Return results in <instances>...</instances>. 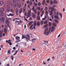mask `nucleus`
<instances>
[{
  "label": "nucleus",
  "instance_id": "1",
  "mask_svg": "<svg viewBox=\"0 0 66 66\" xmlns=\"http://www.w3.org/2000/svg\"><path fill=\"white\" fill-rule=\"evenodd\" d=\"M31 11H29L28 12V13L27 14V18H28L29 17H30L31 16Z\"/></svg>",
  "mask_w": 66,
  "mask_h": 66
},
{
  "label": "nucleus",
  "instance_id": "2",
  "mask_svg": "<svg viewBox=\"0 0 66 66\" xmlns=\"http://www.w3.org/2000/svg\"><path fill=\"white\" fill-rule=\"evenodd\" d=\"M10 7H11V6L10 5H8L7 6V9L6 10L7 12H10Z\"/></svg>",
  "mask_w": 66,
  "mask_h": 66
},
{
  "label": "nucleus",
  "instance_id": "3",
  "mask_svg": "<svg viewBox=\"0 0 66 66\" xmlns=\"http://www.w3.org/2000/svg\"><path fill=\"white\" fill-rule=\"evenodd\" d=\"M26 38L27 40H29V39L27 37V36H25L24 35H22V39H23V38Z\"/></svg>",
  "mask_w": 66,
  "mask_h": 66
},
{
  "label": "nucleus",
  "instance_id": "4",
  "mask_svg": "<svg viewBox=\"0 0 66 66\" xmlns=\"http://www.w3.org/2000/svg\"><path fill=\"white\" fill-rule=\"evenodd\" d=\"M54 17L55 18H56L57 19H60V18L59 17V14H57V15H55Z\"/></svg>",
  "mask_w": 66,
  "mask_h": 66
},
{
  "label": "nucleus",
  "instance_id": "5",
  "mask_svg": "<svg viewBox=\"0 0 66 66\" xmlns=\"http://www.w3.org/2000/svg\"><path fill=\"white\" fill-rule=\"evenodd\" d=\"M52 30H51V32H52L53 31H54L55 29V27L54 26H52L51 28Z\"/></svg>",
  "mask_w": 66,
  "mask_h": 66
},
{
  "label": "nucleus",
  "instance_id": "6",
  "mask_svg": "<svg viewBox=\"0 0 66 66\" xmlns=\"http://www.w3.org/2000/svg\"><path fill=\"white\" fill-rule=\"evenodd\" d=\"M15 12L16 14V15H18V12H19V9H17L15 10Z\"/></svg>",
  "mask_w": 66,
  "mask_h": 66
},
{
  "label": "nucleus",
  "instance_id": "7",
  "mask_svg": "<svg viewBox=\"0 0 66 66\" xmlns=\"http://www.w3.org/2000/svg\"><path fill=\"white\" fill-rule=\"evenodd\" d=\"M32 17L33 18H35L36 17V15L34 14V13H32Z\"/></svg>",
  "mask_w": 66,
  "mask_h": 66
},
{
  "label": "nucleus",
  "instance_id": "8",
  "mask_svg": "<svg viewBox=\"0 0 66 66\" xmlns=\"http://www.w3.org/2000/svg\"><path fill=\"white\" fill-rule=\"evenodd\" d=\"M4 9L3 8H1L0 9V12H3V11H4Z\"/></svg>",
  "mask_w": 66,
  "mask_h": 66
},
{
  "label": "nucleus",
  "instance_id": "9",
  "mask_svg": "<svg viewBox=\"0 0 66 66\" xmlns=\"http://www.w3.org/2000/svg\"><path fill=\"white\" fill-rule=\"evenodd\" d=\"M26 36L27 37H28V38H29V40L30 39V36H29V35H28V34H27L26 35Z\"/></svg>",
  "mask_w": 66,
  "mask_h": 66
},
{
  "label": "nucleus",
  "instance_id": "10",
  "mask_svg": "<svg viewBox=\"0 0 66 66\" xmlns=\"http://www.w3.org/2000/svg\"><path fill=\"white\" fill-rule=\"evenodd\" d=\"M26 8L25 7H23V13L25 12L26 11Z\"/></svg>",
  "mask_w": 66,
  "mask_h": 66
},
{
  "label": "nucleus",
  "instance_id": "11",
  "mask_svg": "<svg viewBox=\"0 0 66 66\" xmlns=\"http://www.w3.org/2000/svg\"><path fill=\"white\" fill-rule=\"evenodd\" d=\"M1 20L3 22H4V20H5V19L3 17L2 18Z\"/></svg>",
  "mask_w": 66,
  "mask_h": 66
},
{
  "label": "nucleus",
  "instance_id": "12",
  "mask_svg": "<svg viewBox=\"0 0 66 66\" xmlns=\"http://www.w3.org/2000/svg\"><path fill=\"white\" fill-rule=\"evenodd\" d=\"M3 2L2 1H1L0 2V5L1 6H2V5H3Z\"/></svg>",
  "mask_w": 66,
  "mask_h": 66
},
{
  "label": "nucleus",
  "instance_id": "13",
  "mask_svg": "<svg viewBox=\"0 0 66 66\" xmlns=\"http://www.w3.org/2000/svg\"><path fill=\"white\" fill-rule=\"evenodd\" d=\"M40 24V22H39L38 21L37 23V26H39V24Z\"/></svg>",
  "mask_w": 66,
  "mask_h": 66
},
{
  "label": "nucleus",
  "instance_id": "14",
  "mask_svg": "<svg viewBox=\"0 0 66 66\" xmlns=\"http://www.w3.org/2000/svg\"><path fill=\"white\" fill-rule=\"evenodd\" d=\"M19 5V4H18V3H17L16 4H15L14 5L15 6L13 5V6H14V7H15L16 6H18Z\"/></svg>",
  "mask_w": 66,
  "mask_h": 66
},
{
  "label": "nucleus",
  "instance_id": "15",
  "mask_svg": "<svg viewBox=\"0 0 66 66\" xmlns=\"http://www.w3.org/2000/svg\"><path fill=\"white\" fill-rule=\"evenodd\" d=\"M6 23L7 24H10V23L9 20H7L6 21Z\"/></svg>",
  "mask_w": 66,
  "mask_h": 66
},
{
  "label": "nucleus",
  "instance_id": "16",
  "mask_svg": "<svg viewBox=\"0 0 66 66\" xmlns=\"http://www.w3.org/2000/svg\"><path fill=\"white\" fill-rule=\"evenodd\" d=\"M7 16H13V15H14V14H12L10 13L9 14H7Z\"/></svg>",
  "mask_w": 66,
  "mask_h": 66
},
{
  "label": "nucleus",
  "instance_id": "17",
  "mask_svg": "<svg viewBox=\"0 0 66 66\" xmlns=\"http://www.w3.org/2000/svg\"><path fill=\"white\" fill-rule=\"evenodd\" d=\"M22 8H21L20 9L19 11V14H20L22 12Z\"/></svg>",
  "mask_w": 66,
  "mask_h": 66
},
{
  "label": "nucleus",
  "instance_id": "18",
  "mask_svg": "<svg viewBox=\"0 0 66 66\" xmlns=\"http://www.w3.org/2000/svg\"><path fill=\"white\" fill-rule=\"evenodd\" d=\"M11 53L10 50H9L8 51V54H10Z\"/></svg>",
  "mask_w": 66,
  "mask_h": 66
},
{
  "label": "nucleus",
  "instance_id": "19",
  "mask_svg": "<svg viewBox=\"0 0 66 66\" xmlns=\"http://www.w3.org/2000/svg\"><path fill=\"white\" fill-rule=\"evenodd\" d=\"M53 2L52 0H51L50 1V4H53Z\"/></svg>",
  "mask_w": 66,
  "mask_h": 66
},
{
  "label": "nucleus",
  "instance_id": "20",
  "mask_svg": "<svg viewBox=\"0 0 66 66\" xmlns=\"http://www.w3.org/2000/svg\"><path fill=\"white\" fill-rule=\"evenodd\" d=\"M5 27H6V28H7V27H9V28H10V25H9V24L5 25Z\"/></svg>",
  "mask_w": 66,
  "mask_h": 66
},
{
  "label": "nucleus",
  "instance_id": "21",
  "mask_svg": "<svg viewBox=\"0 0 66 66\" xmlns=\"http://www.w3.org/2000/svg\"><path fill=\"white\" fill-rule=\"evenodd\" d=\"M10 57L11 59L12 60H14V56H11Z\"/></svg>",
  "mask_w": 66,
  "mask_h": 66
},
{
  "label": "nucleus",
  "instance_id": "22",
  "mask_svg": "<svg viewBox=\"0 0 66 66\" xmlns=\"http://www.w3.org/2000/svg\"><path fill=\"white\" fill-rule=\"evenodd\" d=\"M33 21L30 22L29 23V25H31L33 23Z\"/></svg>",
  "mask_w": 66,
  "mask_h": 66
},
{
  "label": "nucleus",
  "instance_id": "23",
  "mask_svg": "<svg viewBox=\"0 0 66 66\" xmlns=\"http://www.w3.org/2000/svg\"><path fill=\"white\" fill-rule=\"evenodd\" d=\"M36 22L35 21L34 22V26H36Z\"/></svg>",
  "mask_w": 66,
  "mask_h": 66
},
{
  "label": "nucleus",
  "instance_id": "24",
  "mask_svg": "<svg viewBox=\"0 0 66 66\" xmlns=\"http://www.w3.org/2000/svg\"><path fill=\"white\" fill-rule=\"evenodd\" d=\"M45 3H46V1L45 0H44L43 1V2L42 3V4L43 5H45Z\"/></svg>",
  "mask_w": 66,
  "mask_h": 66
},
{
  "label": "nucleus",
  "instance_id": "25",
  "mask_svg": "<svg viewBox=\"0 0 66 66\" xmlns=\"http://www.w3.org/2000/svg\"><path fill=\"white\" fill-rule=\"evenodd\" d=\"M34 12L35 14H37V11L35 9L34 10Z\"/></svg>",
  "mask_w": 66,
  "mask_h": 66
},
{
  "label": "nucleus",
  "instance_id": "26",
  "mask_svg": "<svg viewBox=\"0 0 66 66\" xmlns=\"http://www.w3.org/2000/svg\"><path fill=\"white\" fill-rule=\"evenodd\" d=\"M55 21L56 23H59V21H58V20H57L56 19H55Z\"/></svg>",
  "mask_w": 66,
  "mask_h": 66
},
{
  "label": "nucleus",
  "instance_id": "27",
  "mask_svg": "<svg viewBox=\"0 0 66 66\" xmlns=\"http://www.w3.org/2000/svg\"><path fill=\"white\" fill-rule=\"evenodd\" d=\"M16 39H18V40H18L19 39H20V37L18 36L17 37L16 36L15 38Z\"/></svg>",
  "mask_w": 66,
  "mask_h": 66
},
{
  "label": "nucleus",
  "instance_id": "28",
  "mask_svg": "<svg viewBox=\"0 0 66 66\" xmlns=\"http://www.w3.org/2000/svg\"><path fill=\"white\" fill-rule=\"evenodd\" d=\"M22 23V21L21 20H19V21L18 24H19L20 23Z\"/></svg>",
  "mask_w": 66,
  "mask_h": 66
},
{
  "label": "nucleus",
  "instance_id": "29",
  "mask_svg": "<svg viewBox=\"0 0 66 66\" xmlns=\"http://www.w3.org/2000/svg\"><path fill=\"white\" fill-rule=\"evenodd\" d=\"M54 3H57V1L55 0L54 1Z\"/></svg>",
  "mask_w": 66,
  "mask_h": 66
},
{
  "label": "nucleus",
  "instance_id": "30",
  "mask_svg": "<svg viewBox=\"0 0 66 66\" xmlns=\"http://www.w3.org/2000/svg\"><path fill=\"white\" fill-rule=\"evenodd\" d=\"M51 22H49V27H51Z\"/></svg>",
  "mask_w": 66,
  "mask_h": 66
},
{
  "label": "nucleus",
  "instance_id": "31",
  "mask_svg": "<svg viewBox=\"0 0 66 66\" xmlns=\"http://www.w3.org/2000/svg\"><path fill=\"white\" fill-rule=\"evenodd\" d=\"M17 0H13V2L14 3H16L17 2Z\"/></svg>",
  "mask_w": 66,
  "mask_h": 66
},
{
  "label": "nucleus",
  "instance_id": "32",
  "mask_svg": "<svg viewBox=\"0 0 66 66\" xmlns=\"http://www.w3.org/2000/svg\"><path fill=\"white\" fill-rule=\"evenodd\" d=\"M4 15V12H3L1 13V15L3 16Z\"/></svg>",
  "mask_w": 66,
  "mask_h": 66
},
{
  "label": "nucleus",
  "instance_id": "33",
  "mask_svg": "<svg viewBox=\"0 0 66 66\" xmlns=\"http://www.w3.org/2000/svg\"><path fill=\"white\" fill-rule=\"evenodd\" d=\"M10 11L11 12H14V10H13V9H11L10 10Z\"/></svg>",
  "mask_w": 66,
  "mask_h": 66
},
{
  "label": "nucleus",
  "instance_id": "34",
  "mask_svg": "<svg viewBox=\"0 0 66 66\" xmlns=\"http://www.w3.org/2000/svg\"><path fill=\"white\" fill-rule=\"evenodd\" d=\"M54 15H56V14H57V15H58V12H55L54 13Z\"/></svg>",
  "mask_w": 66,
  "mask_h": 66
},
{
  "label": "nucleus",
  "instance_id": "35",
  "mask_svg": "<svg viewBox=\"0 0 66 66\" xmlns=\"http://www.w3.org/2000/svg\"><path fill=\"white\" fill-rule=\"evenodd\" d=\"M48 26V24H46L45 25L44 27L45 28H47V27Z\"/></svg>",
  "mask_w": 66,
  "mask_h": 66
},
{
  "label": "nucleus",
  "instance_id": "36",
  "mask_svg": "<svg viewBox=\"0 0 66 66\" xmlns=\"http://www.w3.org/2000/svg\"><path fill=\"white\" fill-rule=\"evenodd\" d=\"M44 44H46V43H48V41H46L45 40H44Z\"/></svg>",
  "mask_w": 66,
  "mask_h": 66
},
{
  "label": "nucleus",
  "instance_id": "37",
  "mask_svg": "<svg viewBox=\"0 0 66 66\" xmlns=\"http://www.w3.org/2000/svg\"><path fill=\"white\" fill-rule=\"evenodd\" d=\"M59 15L60 16V17L61 18H62V13H60L59 14Z\"/></svg>",
  "mask_w": 66,
  "mask_h": 66
},
{
  "label": "nucleus",
  "instance_id": "38",
  "mask_svg": "<svg viewBox=\"0 0 66 66\" xmlns=\"http://www.w3.org/2000/svg\"><path fill=\"white\" fill-rule=\"evenodd\" d=\"M32 2H30L29 3V4L30 5H32Z\"/></svg>",
  "mask_w": 66,
  "mask_h": 66
},
{
  "label": "nucleus",
  "instance_id": "39",
  "mask_svg": "<svg viewBox=\"0 0 66 66\" xmlns=\"http://www.w3.org/2000/svg\"><path fill=\"white\" fill-rule=\"evenodd\" d=\"M52 8H51V7L50 6H49L48 7V9L50 10H52Z\"/></svg>",
  "mask_w": 66,
  "mask_h": 66
},
{
  "label": "nucleus",
  "instance_id": "40",
  "mask_svg": "<svg viewBox=\"0 0 66 66\" xmlns=\"http://www.w3.org/2000/svg\"><path fill=\"white\" fill-rule=\"evenodd\" d=\"M48 22V21L47 20H46L44 22V24H46V23H47Z\"/></svg>",
  "mask_w": 66,
  "mask_h": 66
},
{
  "label": "nucleus",
  "instance_id": "41",
  "mask_svg": "<svg viewBox=\"0 0 66 66\" xmlns=\"http://www.w3.org/2000/svg\"><path fill=\"white\" fill-rule=\"evenodd\" d=\"M51 10H52V11H55V9L54 8L52 9H52Z\"/></svg>",
  "mask_w": 66,
  "mask_h": 66
},
{
  "label": "nucleus",
  "instance_id": "42",
  "mask_svg": "<svg viewBox=\"0 0 66 66\" xmlns=\"http://www.w3.org/2000/svg\"><path fill=\"white\" fill-rule=\"evenodd\" d=\"M11 42V40H6V43H7V42Z\"/></svg>",
  "mask_w": 66,
  "mask_h": 66
},
{
  "label": "nucleus",
  "instance_id": "43",
  "mask_svg": "<svg viewBox=\"0 0 66 66\" xmlns=\"http://www.w3.org/2000/svg\"><path fill=\"white\" fill-rule=\"evenodd\" d=\"M0 37H2V35H1V33H0Z\"/></svg>",
  "mask_w": 66,
  "mask_h": 66
},
{
  "label": "nucleus",
  "instance_id": "44",
  "mask_svg": "<svg viewBox=\"0 0 66 66\" xmlns=\"http://www.w3.org/2000/svg\"><path fill=\"white\" fill-rule=\"evenodd\" d=\"M48 28H46L45 29V31H47L48 30Z\"/></svg>",
  "mask_w": 66,
  "mask_h": 66
},
{
  "label": "nucleus",
  "instance_id": "45",
  "mask_svg": "<svg viewBox=\"0 0 66 66\" xmlns=\"http://www.w3.org/2000/svg\"><path fill=\"white\" fill-rule=\"evenodd\" d=\"M41 24L42 25V24H43V21H41Z\"/></svg>",
  "mask_w": 66,
  "mask_h": 66
},
{
  "label": "nucleus",
  "instance_id": "46",
  "mask_svg": "<svg viewBox=\"0 0 66 66\" xmlns=\"http://www.w3.org/2000/svg\"><path fill=\"white\" fill-rule=\"evenodd\" d=\"M37 19L38 20H40V16H37Z\"/></svg>",
  "mask_w": 66,
  "mask_h": 66
},
{
  "label": "nucleus",
  "instance_id": "47",
  "mask_svg": "<svg viewBox=\"0 0 66 66\" xmlns=\"http://www.w3.org/2000/svg\"><path fill=\"white\" fill-rule=\"evenodd\" d=\"M4 31L5 32H7L6 29V28H4Z\"/></svg>",
  "mask_w": 66,
  "mask_h": 66
},
{
  "label": "nucleus",
  "instance_id": "48",
  "mask_svg": "<svg viewBox=\"0 0 66 66\" xmlns=\"http://www.w3.org/2000/svg\"><path fill=\"white\" fill-rule=\"evenodd\" d=\"M40 14V12L38 11V16H39Z\"/></svg>",
  "mask_w": 66,
  "mask_h": 66
},
{
  "label": "nucleus",
  "instance_id": "49",
  "mask_svg": "<svg viewBox=\"0 0 66 66\" xmlns=\"http://www.w3.org/2000/svg\"><path fill=\"white\" fill-rule=\"evenodd\" d=\"M24 15L25 16H27V12H25L24 13Z\"/></svg>",
  "mask_w": 66,
  "mask_h": 66
},
{
  "label": "nucleus",
  "instance_id": "50",
  "mask_svg": "<svg viewBox=\"0 0 66 66\" xmlns=\"http://www.w3.org/2000/svg\"><path fill=\"white\" fill-rule=\"evenodd\" d=\"M50 13L51 14V15H52V14H53V11H52L51 10V11Z\"/></svg>",
  "mask_w": 66,
  "mask_h": 66
},
{
  "label": "nucleus",
  "instance_id": "51",
  "mask_svg": "<svg viewBox=\"0 0 66 66\" xmlns=\"http://www.w3.org/2000/svg\"><path fill=\"white\" fill-rule=\"evenodd\" d=\"M47 10H48V8L47 7H45V11H47Z\"/></svg>",
  "mask_w": 66,
  "mask_h": 66
},
{
  "label": "nucleus",
  "instance_id": "52",
  "mask_svg": "<svg viewBox=\"0 0 66 66\" xmlns=\"http://www.w3.org/2000/svg\"><path fill=\"white\" fill-rule=\"evenodd\" d=\"M63 66H66V63H64V64H63Z\"/></svg>",
  "mask_w": 66,
  "mask_h": 66
},
{
  "label": "nucleus",
  "instance_id": "53",
  "mask_svg": "<svg viewBox=\"0 0 66 66\" xmlns=\"http://www.w3.org/2000/svg\"><path fill=\"white\" fill-rule=\"evenodd\" d=\"M41 5V3H38V6H39V5Z\"/></svg>",
  "mask_w": 66,
  "mask_h": 66
},
{
  "label": "nucleus",
  "instance_id": "54",
  "mask_svg": "<svg viewBox=\"0 0 66 66\" xmlns=\"http://www.w3.org/2000/svg\"><path fill=\"white\" fill-rule=\"evenodd\" d=\"M45 18H43V20H45L46 18V16H45Z\"/></svg>",
  "mask_w": 66,
  "mask_h": 66
},
{
  "label": "nucleus",
  "instance_id": "55",
  "mask_svg": "<svg viewBox=\"0 0 66 66\" xmlns=\"http://www.w3.org/2000/svg\"><path fill=\"white\" fill-rule=\"evenodd\" d=\"M34 5L35 6V7H36V6L37 5V3L35 4H34Z\"/></svg>",
  "mask_w": 66,
  "mask_h": 66
},
{
  "label": "nucleus",
  "instance_id": "56",
  "mask_svg": "<svg viewBox=\"0 0 66 66\" xmlns=\"http://www.w3.org/2000/svg\"><path fill=\"white\" fill-rule=\"evenodd\" d=\"M44 34L46 35L47 34V31H44Z\"/></svg>",
  "mask_w": 66,
  "mask_h": 66
},
{
  "label": "nucleus",
  "instance_id": "57",
  "mask_svg": "<svg viewBox=\"0 0 66 66\" xmlns=\"http://www.w3.org/2000/svg\"><path fill=\"white\" fill-rule=\"evenodd\" d=\"M36 40V39H32V40H31L32 41H34V40Z\"/></svg>",
  "mask_w": 66,
  "mask_h": 66
},
{
  "label": "nucleus",
  "instance_id": "58",
  "mask_svg": "<svg viewBox=\"0 0 66 66\" xmlns=\"http://www.w3.org/2000/svg\"><path fill=\"white\" fill-rule=\"evenodd\" d=\"M32 28H33V29H36V27H35V26H34L32 27Z\"/></svg>",
  "mask_w": 66,
  "mask_h": 66
},
{
  "label": "nucleus",
  "instance_id": "59",
  "mask_svg": "<svg viewBox=\"0 0 66 66\" xmlns=\"http://www.w3.org/2000/svg\"><path fill=\"white\" fill-rule=\"evenodd\" d=\"M20 42V40H18L17 41H15V43H18V42Z\"/></svg>",
  "mask_w": 66,
  "mask_h": 66
},
{
  "label": "nucleus",
  "instance_id": "60",
  "mask_svg": "<svg viewBox=\"0 0 66 66\" xmlns=\"http://www.w3.org/2000/svg\"><path fill=\"white\" fill-rule=\"evenodd\" d=\"M24 45H25V46H26V44H27V42H24L23 43Z\"/></svg>",
  "mask_w": 66,
  "mask_h": 66
},
{
  "label": "nucleus",
  "instance_id": "61",
  "mask_svg": "<svg viewBox=\"0 0 66 66\" xmlns=\"http://www.w3.org/2000/svg\"><path fill=\"white\" fill-rule=\"evenodd\" d=\"M53 6L54 7V8H55V7H56V6L55 5H54Z\"/></svg>",
  "mask_w": 66,
  "mask_h": 66
},
{
  "label": "nucleus",
  "instance_id": "62",
  "mask_svg": "<svg viewBox=\"0 0 66 66\" xmlns=\"http://www.w3.org/2000/svg\"><path fill=\"white\" fill-rule=\"evenodd\" d=\"M38 10L39 11H40V7H38Z\"/></svg>",
  "mask_w": 66,
  "mask_h": 66
},
{
  "label": "nucleus",
  "instance_id": "63",
  "mask_svg": "<svg viewBox=\"0 0 66 66\" xmlns=\"http://www.w3.org/2000/svg\"><path fill=\"white\" fill-rule=\"evenodd\" d=\"M49 31H48L47 32V35H48L49 34Z\"/></svg>",
  "mask_w": 66,
  "mask_h": 66
},
{
  "label": "nucleus",
  "instance_id": "64",
  "mask_svg": "<svg viewBox=\"0 0 66 66\" xmlns=\"http://www.w3.org/2000/svg\"><path fill=\"white\" fill-rule=\"evenodd\" d=\"M42 14H44V11H43L42 12Z\"/></svg>",
  "mask_w": 66,
  "mask_h": 66
}]
</instances>
